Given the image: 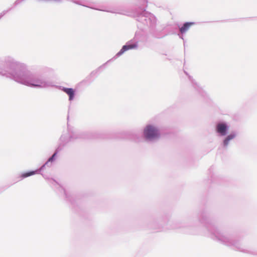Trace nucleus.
Returning a JSON list of instances; mask_svg holds the SVG:
<instances>
[{"label": "nucleus", "instance_id": "4be33fe9", "mask_svg": "<svg viewBox=\"0 0 257 257\" xmlns=\"http://www.w3.org/2000/svg\"><path fill=\"white\" fill-rule=\"evenodd\" d=\"M145 2L146 3H148V1H147V0H145Z\"/></svg>", "mask_w": 257, "mask_h": 257}, {"label": "nucleus", "instance_id": "9b49d317", "mask_svg": "<svg viewBox=\"0 0 257 257\" xmlns=\"http://www.w3.org/2000/svg\"><path fill=\"white\" fill-rule=\"evenodd\" d=\"M49 183L52 186V187L58 190V191L60 192V193H63V195L65 196L66 198L69 200V196H68V193H67L66 191L57 182H56L55 180H54L53 179H49Z\"/></svg>", "mask_w": 257, "mask_h": 257}, {"label": "nucleus", "instance_id": "7ed1b4c3", "mask_svg": "<svg viewBox=\"0 0 257 257\" xmlns=\"http://www.w3.org/2000/svg\"><path fill=\"white\" fill-rule=\"evenodd\" d=\"M143 12L138 15L137 20L144 25L149 27L153 36L157 38H160L162 37L158 36L156 34V26L157 19L155 16L152 14L147 12L146 9H143Z\"/></svg>", "mask_w": 257, "mask_h": 257}, {"label": "nucleus", "instance_id": "2eb2a0df", "mask_svg": "<svg viewBox=\"0 0 257 257\" xmlns=\"http://www.w3.org/2000/svg\"><path fill=\"white\" fill-rule=\"evenodd\" d=\"M60 144L59 146H64L68 143L72 142V140L70 138V134L67 131V133L65 134H63L59 139Z\"/></svg>", "mask_w": 257, "mask_h": 257}, {"label": "nucleus", "instance_id": "ddd939ff", "mask_svg": "<svg viewBox=\"0 0 257 257\" xmlns=\"http://www.w3.org/2000/svg\"><path fill=\"white\" fill-rule=\"evenodd\" d=\"M188 78L190 81L191 82L193 87L195 89V90L200 94L202 97H206L207 94L206 92L201 87L199 84L193 79L192 77L190 76H188Z\"/></svg>", "mask_w": 257, "mask_h": 257}, {"label": "nucleus", "instance_id": "f3484780", "mask_svg": "<svg viewBox=\"0 0 257 257\" xmlns=\"http://www.w3.org/2000/svg\"><path fill=\"white\" fill-rule=\"evenodd\" d=\"M186 226L185 225H184V224H182V223H179L175 224L174 225V226H173L172 228L174 229H176V228H180L184 227Z\"/></svg>", "mask_w": 257, "mask_h": 257}, {"label": "nucleus", "instance_id": "dca6fc26", "mask_svg": "<svg viewBox=\"0 0 257 257\" xmlns=\"http://www.w3.org/2000/svg\"><path fill=\"white\" fill-rule=\"evenodd\" d=\"M149 227L150 229L157 230L158 231L160 228L158 227V222L156 220H153L149 224Z\"/></svg>", "mask_w": 257, "mask_h": 257}, {"label": "nucleus", "instance_id": "aec40b11", "mask_svg": "<svg viewBox=\"0 0 257 257\" xmlns=\"http://www.w3.org/2000/svg\"><path fill=\"white\" fill-rule=\"evenodd\" d=\"M24 0H16L13 4L14 7H16L19 4H20Z\"/></svg>", "mask_w": 257, "mask_h": 257}, {"label": "nucleus", "instance_id": "a211bd4d", "mask_svg": "<svg viewBox=\"0 0 257 257\" xmlns=\"http://www.w3.org/2000/svg\"><path fill=\"white\" fill-rule=\"evenodd\" d=\"M109 61H110V60H109V61H108L107 62H106L105 63L103 64V65H102L101 66H100V67H99L95 71V73H97V72H100L101 70V69L104 68L105 67V65H106V64Z\"/></svg>", "mask_w": 257, "mask_h": 257}, {"label": "nucleus", "instance_id": "5701e85b", "mask_svg": "<svg viewBox=\"0 0 257 257\" xmlns=\"http://www.w3.org/2000/svg\"><path fill=\"white\" fill-rule=\"evenodd\" d=\"M107 12H108L107 11H106ZM109 12L110 13H114L113 12H112V11H109Z\"/></svg>", "mask_w": 257, "mask_h": 257}, {"label": "nucleus", "instance_id": "9d476101", "mask_svg": "<svg viewBox=\"0 0 257 257\" xmlns=\"http://www.w3.org/2000/svg\"><path fill=\"white\" fill-rule=\"evenodd\" d=\"M54 87L58 88L67 94L68 96V100L69 101L71 102L74 99L76 95V90L74 89L56 85Z\"/></svg>", "mask_w": 257, "mask_h": 257}, {"label": "nucleus", "instance_id": "1a4fd4ad", "mask_svg": "<svg viewBox=\"0 0 257 257\" xmlns=\"http://www.w3.org/2000/svg\"><path fill=\"white\" fill-rule=\"evenodd\" d=\"M138 47V44L137 42L133 43L132 41H128L125 45L122 47L121 49L116 53L113 58L116 59L122 55L125 51L131 49H136Z\"/></svg>", "mask_w": 257, "mask_h": 257}, {"label": "nucleus", "instance_id": "f8f14e48", "mask_svg": "<svg viewBox=\"0 0 257 257\" xmlns=\"http://www.w3.org/2000/svg\"><path fill=\"white\" fill-rule=\"evenodd\" d=\"M194 22H185L182 27L179 28L180 33L178 34L180 38L184 40L183 34H185L189 29L191 26L195 25Z\"/></svg>", "mask_w": 257, "mask_h": 257}, {"label": "nucleus", "instance_id": "39448f33", "mask_svg": "<svg viewBox=\"0 0 257 257\" xmlns=\"http://www.w3.org/2000/svg\"><path fill=\"white\" fill-rule=\"evenodd\" d=\"M62 150V148L60 146H58L55 150V152L52 155V156L49 158L47 161L39 169H37L35 171H30L25 173H22L20 176V180H22L25 178L30 177L31 176L35 175L36 174H39L42 170H43L46 166L51 167L52 165V163L54 162L56 158L57 154Z\"/></svg>", "mask_w": 257, "mask_h": 257}, {"label": "nucleus", "instance_id": "f257e3e1", "mask_svg": "<svg viewBox=\"0 0 257 257\" xmlns=\"http://www.w3.org/2000/svg\"><path fill=\"white\" fill-rule=\"evenodd\" d=\"M14 80L22 84L33 88L45 89L54 87V82L47 77L45 72L49 70L48 68L32 72L28 70L26 65L16 61Z\"/></svg>", "mask_w": 257, "mask_h": 257}, {"label": "nucleus", "instance_id": "f03ea898", "mask_svg": "<svg viewBox=\"0 0 257 257\" xmlns=\"http://www.w3.org/2000/svg\"><path fill=\"white\" fill-rule=\"evenodd\" d=\"M200 218V222L207 229L212 239L229 246L235 250L248 254L254 253L251 248L240 239L221 232L212 223L207 213L202 212Z\"/></svg>", "mask_w": 257, "mask_h": 257}, {"label": "nucleus", "instance_id": "6ab92c4d", "mask_svg": "<svg viewBox=\"0 0 257 257\" xmlns=\"http://www.w3.org/2000/svg\"><path fill=\"white\" fill-rule=\"evenodd\" d=\"M127 135V138L132 140H135V134L133 133H128Z\"/></svg>", "mask_w": 257, "mask_h": 257}, {"label": "nucleus", "instance_id": "4468645a", "mask_svg": "<svg viewBox=\"0 0 257 257\" xmlns=\"http://www.w3.org/2000/svg\"><path fill=\"white\" fill-rule=\"evenodd\" d=\"M237 136V133L235 132H232L229 135H227L222 141V145L224 148H227L229 142L232 140L234 139Z\"/></svg>", "mask_w": 257, "mask_h": 257}, {"label": "nucleus", "instance_id": "412c9836", "mask_svg": "<svg viewBox=\"0 0 257 257\" xmlns=\"http://www.w3.org/2000/svg\"><path fill=\"white\" fill-rule=\"evenodd\" d=\"M184 72L187 75H188V74L186 71H184Z\"/></svg>", "mask_w": 257, "mask_h": 257}, {"label": "nucleus", "instance_id": "20e7f679", "mask_svg": "<svg viewBox=\"0 0 257 257\" xmlns=\"http://www.w3.org/2000/svg\"><path fill=\"white\" fill-rule=\"evenodd\" d=\"M16 61L12 58H7L5 60L4 67H0V75L14 80Z\"/></svg>", "mask_w": 257, "mask_h": 257}, {"label": "nucleus", "instance_id": "6e6552de", "mask_svg": "<svg viewBox=\"0 0 257 257\" xmlns=\"http://www.w3.org/2000/svg\"><path fill=\"white\" fill-rule=\"evenodd\" d=\"M229 126L225 121H219L215 126V132L218 137H225L229 132Z\"/></svg>", "mask_w": 257, "mask_h": 257}, {"label": "nucleus", "instance_id": "0eeeda50", "mask_svg": "<svg viewBox=\"0 0 257 257\" xmlns=\"http://www.w3.org/2000/svg\"><path fill=\"white\" fill-rule=\"evenodd\" d=\"M67 126L72 142L88 138L86 133L80 132L69 124L67 125Z\"/></svg>", "mask_w": 257, "mask_h": 257}, {"label": "nucleus", "instance_id": "423d86ee", "mask_svg": "<svg viewBox=\"0 0 257 257\" xmlns=\"http://www.w3.org/2000/svg\"><path fill=\"white\" fill-rule=\"evenodd\" d=\"M143 135L147 141H152L160 136L159 129L151 124L147 125L144 129Z\"/></svg>", "mask_w": 257, "mask_h": 257}]
</instances>
